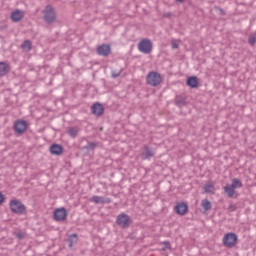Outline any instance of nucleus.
I'll use <instances>...</instances> for the list:
<instances>
[{
    "label": "nucleus",
    "instance_id": "obj_1",
    "mask_svg": "<svg viewBox=\"0 0 256 256\" xmlns=\"http://www.w3.org/2000/svg\"><path fill=\"white\" fill-rule=\"evenodd\" d=\"M43 15V19L48 25H52V23H55V21H57V14L55 13V8H53V6L51 5H46L43 11Z\"/></svg>",
    "mask_w": 256,
    "mask_h": 256
},
{
    "label": "nucleus",
    "instance_id": "obj_2",
    "mask_svg": "<svg viewBox=\"0 0 256 256\" xmlns=\"http://www.w3.org/2000/svg\"><path fill=\"white\" fill-rule=\"evenodd\" d=\"M132 223L133 220H131V217L125 213L117 216L116 224L118 227H121V229H129Z\"/></svg>",
    "mask_w": 256,
    "mask_h": 256
},
{
    "label": "nucleus",
    "instance_id": "obj_3",
    "mask_svg": "<svg viewBox=\"0 0 256 256\" xmlns=\"http://www.w3.org/2000/svg\"><path fill=\"white\" fill-rule=\"evenodd\" d=\"M138 49L140 53L144 55H149L153 51V42L149 39H143L138 43Z\"/></svg>",
    "mask_w": 256,
    "mask_h": 256
},
{
    "label": "nucleus",
    "instance_id": "obj_4",
    "mask_svg": "<svg viewBox=\"0 0 256 256\" xmlns=\"http://www.w3.org/2000/svg\"><path fill=\"white\" fill-rule=\"evenodd\" d=\"M9 205L12 213H16V215H23L25 213V205L21 201L17 199L11 200Z\"/></svg>",
    "mask_w": 256,
    "mask_h": 256
},
{
    "label": "nucleus",
    "instance_id": "obj_5",
    "mask_svg": "<svg viewBox=\"0 0 256 256\" xmlns=\"http://www.w3.org/2000/svg\"><path fill=\"white\" fill-rule=\"evenodd\" d=\"M146 81L148 85L157 87L161 85V74H159V72H150L146 77Z\"/></svg>",
    "mask_w": 256,
    "mask_h": 256
},
{
    "label": "nucleus",
    "instance_id": "obj_6",
    "mask_svg": "<svg viewBox=\"0 0 256 256\" xmlns=\"http://www.w3.org/2000/svg\"><path fill=\"white\" fill-rule=\"evenodd\" d=\"M223 244L228 249H233L234 245H237V234L228 233L223 237Z\"/></svg>",
    "mask_w": 256,
    "mask_h": 256
},
{
    "label": "nucleus",
    "instance_id": "obj_7",
    "mask_svg": "<svg viewBox=\"0 0 256 256\" xmlns=\"http://www.w3.org/2000/svg\"><path fill=\"white\" fill-rule=\"evenodd\" d=\"M153 157H155V148L149 145H144L141 152V159L147 161Z\"/></svg>",
    "mask_w": 256,
    "mask_h": 256
},
{
    "label": "nucleus",
    "instance_id": "obj_8",
    "mask_svg": "<svg viewBox=\"0 0 256 256\" xmlns=\"http://www.w3.org/2000/svg\"><path fill=\"white\" fill-rule=\"evenodd\" d=\"M14 131L17 135H23L27 131V121L25 120H16L14 122Z\"/></svg>",
    "mask_w": 256,
    "mask_h": 256
},
{
    "label": "nucleus",
    "instance_id": "obj_9",
    "mask_svg": "<svg viewBox=\"0 0 256 256\" xmlns=\"http://www.w3.org/2000/svg\"><path fill=\"white\" fill-rule=\"evenodd\" d=\"M53 216L55 221H65L67 219V209L58 208L54 211Z\"/></svg>",
    "mask_w": 256,
    "mask_h": 256
},
{
    "label": "nucleus",
    "instance_id": "obj_10",
    "mask_svg": "<svg viewBox=\"0 0 256 256\" xmlns=\"http://www.w3.org/2000/svg\"><path fill=\"white\" fill-rule=\"evenodd\" d=\"M97 53L101 57H109V55H111V46L108 44H102L97 47Z\"/></svg>",
    "mask_w": 256,
    "mask_h": 256
},
{
    "label": "nucleus",
    "instance_id": "obj_11",
    "mask_svg": "<svg viewBox=\"0 0 256 256\" xmlns=\"http://www.w3.org/2000/svg\"><path fill=\"white\" fill-rule=\"evenodd\" d=\"M104 111H105V108L99 102L94 103L93 106L91 107V112L93 113V115H97V117H101Z\"/></svg>",
    "mask_w": 256,
    "mask_h": 256
},
{
    "label": "nucleus",
    "instance_id": "obj_12",
    "mask_svg": "<svg viewBox=\"0 0 256 256\" xmlns=\"http://www.w3.org/2000/svg\"><path fill=\"white\" fill-rule=\"evenodd\" d=\"M91 203H95V205H104L105 203H111V198H105L103 196H92L90 198Z\"/></svg>",
    "mask_w": 256,
    "mask_h": 256
},
{
    "label": "nucleus",
    "instance_id": "obj_13",
    "mask_svg": "<svg viewBox=\"0 0 256 256\" xmlns=\"http://www.w3.org/2000/svg\"><path fill=\"white\" fill-rule=\"evenodd\" d=\"M177 215H185L189 211V206L186 203L180 202L175 206Z\"/></svg>",
    "mask_w": 256,
    "mask_h": 256
},
{
    "label": "nucleus",
    "instance_id": "obj_14",
    "mask_svg": "<svg viewBox=\"0 0 256 256\" xmlns=\"http://www.w3.org/2000/svg\"><path fill=\"white\" fill-rule=\"evenodd\" d=\"M186 85L190 87V89H197V87H199V80L195 76H190L186 81Z\"/></svg>",
    "mask_w": 256,
    "mask_h": 256
},
{
    "label": "nucleus",
    "instance_id": "obj_15",
    "mask_svg": "<svg viewBox=\"0 0 256 256\" xmlns=\"http://www.w3.org/2000/svg\"><path fill=\"white\" fill-rule=\"evenodd\" d=\"M24 16L25 14L21 10H15L11 13V19L14 23H19Z\"/></svg>",
    "mask_w": 256,
    "mask_h": 256
},
{
    "label": "nucleus",
    "instance_id": "obj_16",
    "mask_svg": "<svg viewBox=\"0 0 256 256\" xmlns=\"http://www.w3.org/2000/svg\"><path fill=\"white\" fill-rule=\"evenodd\" d=\"M50 153L51 155H62L63 154V146L59 145V144H52L50 146Z\"/></svg>",
    "mask_w": 256,
    "mask_h": 256
},
{
    "label": "nucleus",
    "instance_id": "obj_17",
    "mask_svg": "<svg viewBox=\"0 0 256 256\" xmlns=\"http://www.w3.org/2000/svg\"><path fill=\"white\" fill-rule=\"evenodd\" d=\"M11 71V66L7 62H0V77H5Z\"/></svg>",
    "mask_w": 256,
    "mask_h": 256
},
{
    "label": "nucleus",
    "instance_id": "obj_18",
    "mask_svg": "<svg viewBox=\"0 0 256 256\" xmlns=\"http://www.w3.org/2000/svg\"><path fill=\"white\" fill-rule=\"evenodd\" d=\"M21 48L23 49V51H25L26 53H29V51H31L33 49V43L30 40H25L22 45Z\"/></svg>",
    "mask_w": 256,
    "mask_h": 256
},
{
    "label": "nucleus",
    "instance_id": "obj_19",
    "mask_svg": "<svg viewBox=\"0 0 256 256\" xmlns=\"http://www.w3.org/2000/svg\"><path fill=\"white\" fill-rule=\"evenodd\" d=\"M224 193L227 197L231 198L235 195V188H232L231 184H226V186H224Z\"/></svg>",
    "mask_w": 256,
    "mask_h": 256
},
{
    "label": "nucleus",
    "instance_id": "obj_20",
    "mask_svg": "<svg viewBox=\"0 0 256 256\" xmlns=\"http://www.w3.org/2000/svg\"><path fill=\"white\" fill-rule=\"evenodd\" d=\"M175 104L177 105V107H185V105H187V101L183 96H176Z\"/></svg>",
    "mask_w": 256,
    "mask_h": 256
},
{
    "label": "nucleus",
    "instance_id": "obj_21",
    "mask_svg": "<svg viewBox=\"0 0 256 256\" xmlns=\"http://www.w3.org/2000/svg\"><path fill=\"white\" fill-rule=\"evenodd\" d=\"M232 188L234 189H241L243 187V182L237 178L232 179V184H230Z\"/></svg>",
    "mask_w": 256,
    "mask_h": 256
},
{
    "label": "nucleus",
    "instance_id": "obj_22",
    "mask_svg": "<svg viewBox=\"0 0 256 256\" xmlns=\"http://www.w3.org/2000/svg\"><path fill=\"white\" fill-rule=\"evenodd\" d=\"M77 239V234H71L67 239L68 246L73 247L77 243Z\"/></svg>",
    "mask_w": 256,
    "mask_h": 256
},
{
    "label": "nucleus",
    "instance_id": "obj_23",
    "mask_svg": "<svg viewBox=\"0 0 256 256\" xmlns=\"http://www.w3.org/2000/svg\"><path fill=\"white\" fill-rule=\"evenodd\" d=\"M68 135H70L73 139L79 135V128L78 127H70L68 129Z\"/></svg>",
    "mask_w": 256,
    "mask_h": 256
},
{
    "label": "nucleus",
    "instance_id": "obj_24",
    "mask_svg": "<svg viewBox=\"0 0 256 256\" xmlns=\"http://www.w3.org/2000/svg\"><path fill=\"white\" fill-rule=\"evenodd\" d=\"M201 205L205 211H211V202L208 199L202 200Z\"/></svg>",
    "mask_w": 256,
    "mask_h": 256
},
{
    "label": "nucleus",
    "instance_id": "obj_25",
    "mask_svg": "<svg viewBox=\"0 0 256 256\" xmlns=\"http://www.w3.org/2000/svg\"><path fill=\"white\" fill-rule=\"evenodd\" d=\"M96 148H97V143L95 142H88V145L83 147V149H86V151H94Z\"/></svg>",
    "mask_w": 256,
    "mask_h": 256
},
{
    "label": "nucleus",
    "instance_id": "obj_26",
    "mask_svg": "<svg viewBox=\"0 0 256 256\" xmlns=\"http://www.w3.org/2000/svg\"><path fill=\"white\" fill-rule=\"evenodd\" d=\"M121 73H123V69L119 70L118 72L113 70L111 72L112 78L113 79H117V77H121Z\"/></svg>",
    "mask_w": 256,
    "mask_h": 256
},
{
    "label": "nucleus",
    "instance_id": "obj_27",
    "mask_svg": "<svg viewBox=\"0 0 256 256\" xmlns=\"http://www.w3.org/2000/svg\"><path fill=\"white\" fill-rule=\"evenodd\" d=\"M248 43H249V45H251V47H255L256 37L253 35L249 36Z\"/></svg>",
    "mask_w": 256,
    "mask_h": 256
},
{
    "label": "nucleus",
    "instance_id": "obj_28",
    "mask_svg": "<svg viewBox=\"0 0 256 256\" xmlns=\"http://www.w3.org/2000/svg\"><path fill=\"white\" fill-rule=\"evenodd\" d=\"M213 189H214V187L211 184H207L204 186L205 193H213Z\"/></svg>",
    "mask_w": 256,
    "mask_h": 256
},
{
    "label": "nucleus",
    "instance_id": "obj_29",
    "mask_svg": "<svg viewBox=\"0 0 256 256\" xmlns=\"http://www.w3.org/2000/svg\"><path fill=\"white\" fill-rule=\"evenodd\" d=\"M172 49H179V41L177 40L172 41Z\"/></svg>",
    "mask_w": 256,
    "mask_h": 256
},
{
    "label": "nucleus",
    "instance_id": "obj_30",
    "mask_svg": "<svg viewBox=\"0 0 256 256\" xmlns=\"http://www.w3.org/2000/svg\"><path fill=\"white\" fill-rule=\"evenodd\" d=\"M228 210L233 212V211H237V206L234 205V204H230L229 207H228Z\"/></svg>",
    "mask_w": 256,
    "mask_h": 256
},
{
    "label": "nucleus",
    "instance_id": "obj_31",
    "mask_svg": "<svg viewBox=\"0 0 256 256\" xmlns=\"http://www.w3.org/2000/svg\"><path fill=\"white\" fill-rule=\"evenodd\" d=\"M16 237H17V239H24L25 238V234H23L22 232H18L16 234Z\"/></svg>",
    "mask_w": 256,
    "mask_h": 256
},
{
    "label": "nucleus",
    "instance_id": "obj_32",
    "mask_svg": "<svg viewBox=\"0 0 256 256\" xmlns=\"http://www.w3.org/2000/svg\"><path fill=\"white\" fill-rule=\"evenodd\" d=\"M5 201V196L0 192V205Z\"/></svg>",
    "mask_w": 256,
    "mask_h": 256
},
{
    "label": "nucleus",
    "instance_id": "obj_33",
    "mask_svg": "<svg viewBox=\"0 0 256 256\" xmlns=\"http://www.w3.org/2000/svg\"><path fill=\"white\" fill-rule=\"evenodd\" d=\"M163 245L166 247V249H171V243L163 242Z\"/></svg>",
    "mask_w": 256,
    "mask_h": 256
},
{
    "label": "nucleus",
    "instance_id": "obj_34",
    "mask_svg": "<svg viewBox=\"0 0 256 256\" xmlns=\"http://www.w3.org/2000/svg\"><path fill=\"white\" fill-rule=\"evenodd\" d=\"M177 1V3H183V1H185V0H176Z\"/></svg>",
    "mask_w": 256,
    "mask_h": 256
}]
</instances>
